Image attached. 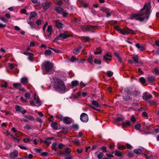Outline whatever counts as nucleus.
<instances>
[{
    "label": "nucleus",
    "mask_w": 159,
    "mask_h": 159,
    "mask_svg": "<svg viewBox=\"0 0 159 159\" xmlns=\"http://www.w3.org/2000/svg\"><path fill=\"white\" fill-rule=\"evenodd\" d=\"M151 7L150 3H145L139 14H132L130 16V18L132 19L135 18L136 20L140 21L145 19H148L150 14Z\"/></svg>",
    "instance_id": "f257e3e1"
},
{
    "label": "nucleus",
    "mask_w": 159,
    "mask_h": 159,
    "mask_svg": "<svg viewBox=\"0 0 159 159\" xmlns=\"http://www.w3.org/2000/svg\"><path fill=\"white\" fill-rule=\"evenodd\" d=\"M54 88L58 91L62 92L65 91L66 90V87L61 80L57 79L55 82Z\"/></svg>",
    "instance_id": "f03ea898"
},
{
    "label": "nucleus",
    "mask_w": 159,
    "mask_h": 159,
    "mask_svg": "<svg viewBox=\"0 0 159 159\" xmlns=\"http://www.w3.org/2000/svg\"><path fill=\"white\" fill-rule=\"evenodd\" d=\"M48 25V22H46L43 28V30L44 32L43 35L47 39H49V38L51 37L52 33L53 31L52 26L51 25H49L48 26L47 28V34H46L45 33V29Z\"/></svg>",
    "instance_id": "7ed1b4c3"
},
{
    "label": "nucleus",
    "mask_w": 159,
    "mask_h": 159,
    "mask_svg": "<svg viewBox=\"0 0 159 159\" xmlns=\"http://www.w3.org/2000/svg\"><path fill=\"white\" fill-rule=\"evenodd\" d=\"M34 99L35 102L33 101H30V104L31 106H39L41 105L40 101L39 98L38 96L35 94H34Z\"/></svg>",
    "instance_id": "20e7f679"
},
{
    "label": "nucleus",
    "mask_w": 159,
    "mask_h": 159,
    "mask_svg": "<svg viewBox=\"0 0 159 159\" xmlns=\"http://www.w3.org/2000/svg\"><path fill=\"white\" fill-rule=\"evenodd\" d=\"M46 70L48 72L52 70L53 68L52 64L49 61H45L43 64Z\"/></svg>",
    "instance_id": "39448f33"
},
{
    "label": "nucleus",
    "mask_w": 159,
    "mask_h": 159,
    "mask_svg": "<svg viewBox=\"0 0 159 159\" xmlns=\"http://www.w3.org/2000/svg\"><path fill=\"white\" fill-rule=\"evenodd\" d=\"M55 9L57 13L60 14H62L63 17H66L68 14V13L65 11L62 8L59 6L56 7Z\"/></svg>",
    "instance_id": "423d86ee"
},
{
    "label": "nucleus",
    "mask_w": 159,
    "mask_h": 159,
    "mask_svg": "<svg viewBox=\"0 0 159 159\" xmlns=\"http://www.w3.org/2000/svg\"><path fill=\"white\" fill-rule=\"evenodd\" d=\"M81 28L84 31H93L96 27L91 25H88L85 26H81Z\"/></svg>",
    "instance_id": "0eeeda50"
},
{
    "label": "nucleus",
    "mask_w": 159,
    "mask_h": 159,
    "mask_svg": "<svg viewBox=\"0 0 159 159\" xmlns=\"http://www.w3.org/2000/svg\"><path fill=\"white\" fill-rule=\"evenodd\" d=\"M100 10L106 13L107 17H108L111 16V11L109 9L104 7H102L100 8Z\"/></svg>",
    "instance_id": "6e6552de"
},
{
    "label": "nucleus",
    "mask_w": 159,
    "mask_h": 159,
    "mask_svg": "<svg viewBox=\"0 0 159 159\" xmlns=\"http://www.w3.org/2000/svg\"><path fill=\"white\" fill-rule=\"evenodd\" d=\"M54 23L55 27L59 29H61L63 27V25L59 20L57 19L55 20Z\"/></svg>",
    "instance_id": "1a4fd4ad"
},
{
    "label": "nucleus",
    "mask_w": 159,
    "mask_h": 159,
    "mask_svg": "<svg viewBox=\"0 0 159 159\" xmlns=\"http://www.w3.org/2000/svg\"><path fill=\"white\" fill-rule=\"evenodd\" d=\"M80 119L81 120L84 122H86L88 120V115L85 113H82L80 115Z\"/></svg>",
    "instance_id": "9d476101"
},
{
    "label": "nucleus",
    "mask_w": 159,
    "mask_h": 159,
    "mask_svg": "<svg viewBox=\"0 0 159 159\" xmlns=\"http://www.w3.org/2000/svg\"><path fill=\"white\" fill-rule=\"evenodd\" d=\"M13 87L16 89H18L21 91H25V89L21 86V85L20 83H16L13 84Z\"/></svg>",
    "instance_id": "9b49d317"
},
{
    "label": "nucleus",
    "mask_w": 159,
    "mask_h": 159,
    "mask_svg": "<svg viewBox=\"0 0 159 159\" xmlns=\"http://www.w3.org/2000/svg\"><path fill=\"white\" fill-rule=\"evenodd\" d=\"M114 28L115 29L117 30L119 33L123 34L125 35L126 33H125V28L123 29H121L119 26L118 25L115 26L114 27Z\"/></svg>",
    "instance_id": "f8f14e48"
},
{
    "label": "nucleus",
    "mask_w": 159,
    "mask_h": 159,
    "mask_svg": "<svg viewBox=\"0 0 159 159\" xmlns=\"http://www.w3.org/2000/svg\"><path fill=\"white\" fill-rule=\"evenodd\" d=\"M92 105L94 106V107L90 106L93 109L96 110H97V108L100 107V106L98 102L96 101H92Z\"/></svg>",
    "instance_id": "ddd939ff"
},
{
    "label": "nucleus",
    "mask_w": 159,
    "mask_h": 159,
    "mask_svg": "<svg viewBox=\"0 0 159 159\" xmlns=\"http://www.w3.org/2000/svg\"><path fill=\"white\" fill-rule=\"evenodd\" d=\"M63 121L64 123L67 124H69L71 123L72 122V119L69 117H65L63 119Z\"/></svg>",
    "instance_id": "4468645a"
},
{
    "label": "nucleus",
    "mask_w": 159,
    "mask_h": 159,
    "mask_svg": "<svg viewBox=\"0 0 159 159\" xmlns=\"http://www.w3.org/2000/svg\"><path fill=\"white\" fill-rule=\"evenodd\" d=\"M152 97L151 94L145 93L143 94V98L145 100H147L151 98Z\"/></svg>",
    "instance_id": "2eb2a0df"
},
{
    "label": "nucleus",
    "mask_w": 159,
    "mask_h": 159,
    "mask_svg": "<svg viewBox=\"0 0 159 159\" xmlns=\"http://www.w3.org/2000/svg\"><path fill=\"white\" fill-rule=\"evenodd\" d=\"M112 56L111 54L107 53L105 55L103 56V59L104 61H110L111 60V57Z\"/></svg>",
    "instance_id": "dca6fc26"
},
{
    "label": "nucleus",
    "mask_w": 159,
    "mask_h": 159,
    "mask_svg": "<svg viewBox=\"0 0 159 159\" xmlns=\"http://www.w3.org/2000/svg\"><path fill=\"white\" fill-rule=\"evenodd\" d=\"M125 33H126L125 34H127L130 33L132 34H136L135 31L129 29L128 28H125Z\"/></svg>",
    "instance_id": "f3484780"
},
{
    "label": "nucleus",
    "mask_w": 159,
    "mask_h": 159,
    "mask_svg": "<svg viewBox=\"0 0 159 159\" xmlns=\"http://www.w3.org/2000/svg\"><path fill=\"white\" fill-rule=\"evenodd\" d=\"M136 47L139 49H140V51H143L145 50V48L143 44H139L138 43H136L135 44Z\"/></svg>",
    "instance_id": "a211bd4d"
},
{
    "label": "nucleus",
    "mask_w": 159,
    "mask_h": 159,
    "mask_svg": "<svg viewBox=\"0 0 159 159\" xmlns=\"http://www.w3.org/2000/svg\"><path fill=\"white\" fill-rule=\"evenodd\" d=\"M115 56L117 58L119 62L122 63L123 62V61L121 57H120L119 54L117 52L114 53Z\"/></svg>",
    "instance_id": "6ab92c4d"
},
{
    "label": "nucleus",
    "mask_w": 159,
    "mask_h": 159,
    "mask_svg": "<svg viewBox=\"0 0 159 159\" xmlns=\"http://www.w3.org/2000/svg\"><path fill=\"white\" fill-rule=\"evenodd\" d=\"M18 152L17 151H14L10 154V156L12 158H15L17 157Z\"/></svg>",
    "instance_id": "aec40b11"
},
{
    "label": "nucleus",
    "mask_w": 159,
    "mask_h": 159,
    "mask_svg": "<svg viewBox=\"0 0 159 159\" xmlns=\"http://www.w3.org/2000/svg\"><path fill=\"white\" fill-rule=\"evenodd\" d=\"M67 32H65L63 33H61L59 35L61 39H64L66 38L67 37L69 36L68 35H67Z\"/></svg>",
    "instance_id": "412c9836"
},
{
    "label": "nucleus",
    "mask_w": 159,
    "mask_h": 159,
    "mask_svg": "<svg viewBox=\"0 0 159 159\" xmlns=\"http://www.w3.org/2000/svg\"><path fill=\"white\" fill-rule=\"evenodd\" d=\"M21 83L25 85L28 82V79L26 77H24L21 79Z\"/></svg>",
    "instance_id": "4be33fe9"
},
{
    "label": "nucleus",
    "mask_w": 159,
    "mask_h": 159,
    "mask_svg": "<svg viewBox=\"0 0 159 159\" xmlns=\"http://www.w3.org/2000/svg\"><path fill=\"white\" fill-rule=\"evenodd\" d=\"M51 4V2H46L43 6L44 9L45 10L47 9Z\"/></svg>",
    "instance_id": "5701e85b"
},
{
    "label": "nucleus",
    "mask_w": 159,
    "mask_h": 159,
    "mask_svg": "<svg viewBox=\"0 0 159 159\" xmlns=\"http://www.w3.org/2000/svg\"><path fill=\"white\" fill-rule=\"evenodd\" d=\"M57 124V122H53L51 124V126L54 129L57 130L58 129Z\"/></svg>",
    "instance_id": "b1692460"
},
{
    "label": "nucleus",
    "mask_w": 159,
    "mask_h": 159,
    "mask_svg": "<svg viewBox=\"0 0 159 159\" xmlns=\"http://www.w3.org/2000/svg\"><path fill=\"white\" fill-rule=\"evenodd\" d=\"M93 58H94V57H93L91 55V56H90L87 60H88V61L90 64H93Z\"/></svg>",
    "instance_id": "393cba45"
},
{
    "label": "nucleus",
    "mask_w": 159,
    "mask_h": 159,
    "mask_svg": "<svg viewBox=\"0 0 159 159\" xmlns=\"http://www.w3.org/2000/svg\"><path fill=\"white\" fill-rule=\"evenodd\" d=\"M87 93L86 92H83L81 93L80 92H79L78 93V96H81L84 97L87 95Z\"/></svg>",
    "instance_id": "a878e982"
},
{
    "label": "nucleus",
    "mask_w": 159,
    "mask_h": 159,
    "mask_svg": "<svg viewBox=\"0 0 159 159\" xmlns=\"http://www.w3.org/2000/svg\"><path fill=\"white\" fill-rule=\"evenodd\" d=\"M80 47L75 48L73 51V53L75 54H78L80 52Z\"/></svg>",
    "instance_id": "bb28decb"
},
{
    "label": "nucleus",
    "mask_w": 159,
    "mask_h": 159,
    "mask_svg": "<svg viewBox=\"0 0 159 159\" xmlns=\"http://www.w3.org/2000/svg\"><path fill=\"white\" fill-rule=\"evenodd\" d=\"M115 154L116 156L119 157H121L122 155V152L120 151L117 150H115Z\"/></svg>",
    "instance_id": "cd10ccee"
},
{
    "label": "nucleus",
    "mask_w": 159,
    "mask_h": 159,
    "mask_svg": "<svg viewBox=\"0 0 159 159\" xmlns=\"http://www.w3.org/2000/svg\"><path fill=\"white\" fill-rule=\"evenodd\" d=\"M10 136L11 138L15 142L18 143L20 141V139H19L15 137L13 135L11 134Z\"/></svg>",
    "instance_id": "c85d7f7f"
},
{
    "label": "nucleus",
    "mask_w": 159,
    "mask_h": 159,
    "mask_svg": "<svg viewBox=\"0 0 159 159\" xmlns=\"http://www.w3.org/2000/svg\"><path fill=\"white\" fill-rule=\"evenodd\" d=\"M134 152L137 154H140L142 152V150L140 149H135L134 150Z\"/></svg>",
    "instance_id": "c756f323"
},
{
    "label": "nucleus",
    "mask_w": 159,
    "mask_h": 159,
    "mask_svg": "<svg viewBox=\"0 0 159 159\" xmlns=\"http://www.w3.org/2000/svg\"><path fill=\"white\" fill-rule=\"evenodd\" d=\"M130 122L129 121H127L125 122H123L122 126L123 127L130 126Z\"/></svg>",
    "instance_id": "7c9ffc66"
},
{
    "label": "nucleus",
    "mask_w": 159,
    "mask_h": 159,
    "mask_svg": "<svg viewBox=\"0 0 159 159\" xmlns=\"http://www.w3.org/2000/svg\"><path fill=\"white\" fill-rule=\"evenodd\" d=\"M28 23L30 25V27L31 29H33L35 28V25L34 23V22H32L31 21H28Z\"/></svg>",
    "instance_id": "2f4dec72"
},
{
    "label": "nucleus",
    "mask_w": 159,
    "mask_h": 159,
    "mask_svg": "<svg viewBox=\"0 0 159 159\" xmlns=\"http://www.w3.org/2000/svg\"><path fill=\"white\" fill-rule=\"evenodd\" d=\"M102 50L100 48H98L96 51L94 52L95 54L97 55L100 54L102 53Z\"/></svg>",
    "instance_id": "473e14b6"
},
{
    "label": "nucleus",
    "mask_w": 159,
    "mask_h": 159,
    "mask_svg": "<svg viewBox=\"0 0 159 159\" xmlns=\"http://www.w3.org/2000/svg\"><path fill=\"white\" fill-rule=\"evenodd\" d=\"M25 98L27 99H29L31 97V94L29 93H26L25 94Z\"/></svg>",
    "instance_id": "72a5a7b5"
},
{
    "label": "nucleus",
    "mask_w": 159,
    "mask_h": 159,
    "mask_svg": "<svg viewBox=\"0 0 159 159\" xmlns=\"http://www.w3.org/2000/svg\"><path fill=\"white\" fill-rule=\"evenodd\" d=\"M72 142L74 144L78 145L80 144V141L79 140L77 139H75L72 141Z\"/></svg>",
    "instance_id": "f704fd0d"
},
{
    "label": "nucleus",
    "mask_w": 159,
    "mask_h": 159,
    "mask_svg": "<svg viewBox=\"0 0 159 159\" xmlns=\"http://www.w3.org/2000/svg\"><path fill=\"white\" fill-rule=\"evenodd\" d=\"M51 54V51L49 50H46L44 53V54L46 56H49Z\"/></svg>",
    "instance_id": "c9c22d12"
},
{
    "label": "nucleus",
    "mask_w": 159,
    "mask_h": 159,
    "mask_svg": "<svg viewBox=\"0 0 159 159\" xmlns=\"http://www.w3.org/2000/svg\"><path fill=\"white\" fill-rule=\"evenodd\" d=\"M65 152L66 154H69L70 153L71 150L69 148H67L65 149Z\"/></svg>",
    "instance_id": "e433bc0d"
},
{
    "label": "nucleus",
    "mask_w": 159,
    "mask_h": 159,
    "mask_svg": "<svg viewBox=\"0 0 159 159\" xmlns=\"http://www.w3.org/2000/svg\"><path fill=\"white\" fill-rule=\"evenodd\" d=\"M103 156V153L102 152H100L97 156L98 158V159H101Z\"/></svg>",
    "instance_id": "4c0bfd02"
},
{
    "label": "nucleus",
    "mask_w": 159,
    "mask_h": 159,
    "mask_svg": "<svg viewBox=\"0 0 159 159\" xmlns=\"http://www.w3.org/2000/svg\"><path fill=\"white\" fill-rule=\"evenodd\" d=\"M57 143H54L52 145V148L54 150H56Z\"/></svg>",
    "instance_id": "58836bf2"
},
{
    "label": "nucleus",
    "mask_w": 159,
    "mask_h": 159,
    "mask_svg": "<svg viewBox=\"0 0 159 159\" xmlns=\"http://www.w3.org/2000/svg\"><path fill=\"white\" fill-rule=\"evenodd\" d=\"M78 84V82L77 81H73L71 82V84L73 86H77Z\"/></svg>",
    "instance_id": "ea45409f"
},
{
    "label": "nucleus",
    "mask_w": 159,
    "mask_h": 159,
    "mask_svg": "<svg viewBox=\"0 0 159 159\" xmlns=\"http://www.w3.org/2000/svg\"><path fill=\"white\" fill-rule=\"evenodd\" d=\"M141 126V125L139 123H138L137 124L135 125V128L136 129H139V128Z\"/></svg>",
    "instance_id": "a19ab883"
},
{
    "label": "nucleus",
    "mask_w": 159,
    "mask_h": 159,
    "mask_svg": "<svg viewBox=\"0 0 159 159\" xmlns=\"http://www.w3.org/2000/svg\"><path fill=\"white\" fill-rule=\"evenodd\" d=\"M83 38L84 39L86 42L89 41L90 39V38L88 36H84Z\"/></svg>",
    "instance_id": "79ce46f5"
},
{
    "label": "nucleus",
    "mask_w": 159,
    "mask_h": 159,
    "mask_svg": "<svg viewBox=\"0 0 159 159\" xmlns=\"http://www.w3.org/2000/svg\"><path fill=\"white\" fill-rule=\"evenodd\" d=\"M117 148L118 149L120 150H123L126 148L125 146H124L123 145H121L117 146Z\"/></svg>",
    "instance_id": "37998d69"
},
{
    "label": "nucleus",
    "mask_w": 159,
    "mask_h": 159,
    "mask_svg": "<svg viewBox=\"0 0 159 159\" xmlns=\"http://www.w3.org/2000/svg\"><path fill=\"white\" fill-rule=\"evenodd\" d=\"M133 59L134 61L136 62V63H138V58L137 56H134L133 57Z\"/></svg>",
    "instance_id": "c03bdc74"
},
{
    "label": "nucleus",
    "mask_w": 159,
    "mask_h": 159,
    "mask_svg": "<svg viewBox=\"0 0 159 159\" xmlns=\"http://www.w3.org/2000/svg\"><path fill=\"white\" fill-rule=\"evenodd\" d=\"M15 109L16 111H20L21 110H22V108L19 106H16L15 107Z\"/></svg>",
    "instance_id": "a18cd8bd"
},
{
    "label": "nucleus",
    "mask_w": 159,
    "mask_h": 159,
    "mask_svg": "<svg viewBox=\"0 0 159 159\" xmlns=\"http://www.w3.org/2000/svg\"><path fill=\"white\" fill-rule=\"evenodd\" d=\"M94 62L95 63L98 64H101V61L100 60H98L97 59H94Z\"/></svg>",
    "instance_id": "49530a36"
},
{
    "label": "nucleus",
    "mask_w": 159,
    "mask_h": 159,
    "mask_svg": "<svg viewBox=\"0 0 159 159\" xmlns=\"http://www.w3.org/2000/svg\"><path fill=\"white\" fill-rule=\"evenodd\" d=\"M51 143V142L49 141V140H48L47 138L44 141V143L48 145H49Z\"/></svg>",
    "instance_id": "de8ad7c7"
},
{
    "label": "nucleus",
    "mask_w": 159,
    "mask_h": 159,
    "mask_svg": "<svg viewBox=\"0 0 159 159\" xmlns=\"http://www.w3.org/2000/svg\"><path fill=\"white\" fill-rule=\"evenodd\" d=\"M139 81L141 83H144L145 82V79L143 77H141L139 79Z\"/></svg>",
    "instance_id": "09e8293b"
},
{
    "label": "nucleus",
    "mask_w": 159,
    "mask_h": 159,
    "mask_svg": "<svg viewBox=\"0 0 159 159\" xmlns=\"http://www.w3.org/2000/svg\"><path fill=\"white\" fill-rule=\"evenodd\" d=\"M30 15L31 16H32V17H35L37 16L36 13L34 12H32L30 13Z\"/></svg>",
    "instance_id": "8fccbe9b"
},
{
    "label": "nucleus",
    "mask_w": 159,
    "mask_h": 159,
    "mask_svg": "<svg viewBox=\"0 0 159 159\" xmlns=\"http://www.w3.org/2000/svg\"><path fill=\"white\" fill-rule=\"evenodd\" d=\"M26 118L32 121L34 120V117H33L31 116H28L26 117Z\"/></svg>",
    "instance_id": "3c124183"
},
{
    "label": "nucleus",
    "mask_w": 159,
    "mask_h": 159,
    "mask_svg": "<svg viewBox=\"0 0 159 159\" xmlns=\"http://www.w3.org/2000/svg\"><path fill=\"white\" fill-rule=\"evenodd\" d=\"M100 149L103 150V152H107L106 148L105 146H102L100 148Z\"/></svg>",
    "instance_id": "603ef678"
},
{
    "label": "nucleus",
    "mask_w": 159,
    "mask_h": 159,
    "mask_svg": "<svg viewBox=\"0 0 159 159\" xmlns=\"http://www.w3.org/2000/svg\"><path fill=\"white\" fill-rule=\"evenodd\" d=\"M18 147L21 149H23V150H27V148L21 145H18Z\"/></svg>",
    "instance_id": "864d4df0"
},
{
    "label": "nucleus",
    "mask_w": 159,
    "mask_h": 159,
    "mask_svg": "<svg viewBox=\"0 0 159 159\" xmlns=\"http://www.w3.org/2000/svg\"><path fill=\"white\" fill-rule=\"evenodd\" d=\"M42 21L40 19H39L36 21V23L39 25H40Z\"/></svg>",
    "instance_id": "5fc2aeb1"
},
{
    "label": "nucleus",
    "mask_w": 159,
    "mask_h": 159,
    "mask_svg": "<svg viewBox=\"0 0 159 159\" xmlns=\"http://www.w3.org/2000/svg\"><path fill=\"white\" fill-rule=\"evenodd\" d=\"M113 73L111 71H108L107 72V75L108 76L110 77L112 75Z\"/></svg>",
    "instance_id": "6e6d98bb"
},
{
    "label": "nucleus",
    "mask_w": 159,
    "mask_h": 159,
    "mask_svg": "<svg viewBox=\"0 0 159 159\" xmlns=\"http://www.w3.org/2000/svg\"><path fill=\"white\" fill-rule=\"evenodd\" d=\"M20 100L22 102L24 103H25L27 102V100L24 98L23 97H21L20 98Z\"/></svg>",
    "instance_id": "4d7b16f0"
},
{
    "label": "nucleus",
    "mask_w": 159,
    "mask_h": 159,
    "mask_svg": "<svg viewBox=\"0 0 159 159\" xmlns=\"http://www.w3.org/2000/svg\"><path fill=\"white\" fill-rule=\"evenodd\" d=\"M52 50L54 51L55 52L57 53H61L62 52L61 50H59L58 49H54L53 48V49H52Z\"/></svg>",
    "instance_id": "13d9d810"
},
{
    "label": "nucleus",
    "mask_w": 159,
    "mask_h": 159,
    "mask_svg": "<svg viewBox=\"0 0 159 159\" xmlns=\"http://www.w3.org/2000/svg\"><path fill=\"white\" fill-rule=\"evenodd\" d=\"M0 19L3 22L5 23L7 22V20L4 17H0Z\"/></svg>",
    "instance_id": "bf43d9fd"
},
{
    "label": "nucleus",
    "mask_w": 159,
    "mask_h": 159,
    "mask_svg": "<svg viewBox=\"0 0 159 159\" xmlns=\"http://www.w3.org/2000/svg\"><path fill=\"white\" fill-rule=\"evenodd\" d=\"M21 11L22 13H23L24 14H25L27 15H28V14L27 13H26V10L25 9H23L21 10Z\"/></svg>",
    "instance_id": "052dcab7"
},
{
    "label": "nucleus",
    "mask_w": 159,
    "mask_h": 159,
    "mask_svg": "<svg viewBox=\"0 0 159 159\" xmlns=\"http://www.w3.org/2000/svg\"><path fill=\"white\" fill-rule=\"evenodd\" d=\"M30 139L29 138H24V139H23V141L25 143H28L30 140Z\"/></svg>",
    "instance_id": "680f3d73"
},
{
    "label": "nucleus",
    "mask_w": 159,
    "mask_h": 159,
    "mask_svg": "<svg viewBox=\"0 0 159 159\" xmlns=\"http://www.w3.org/2000/svg\"><path fill=\"white\" fill-rule=\"evenodd\" d=\"M127 156L131 157H132L134 156V154L132 152H129L127 154Z\"/></svg>",
    "instance_id": "e2e57ef3"
},
{
    "label": "nucleus",
    "mask_w": 159,
    "mask_h": 159,
    "mask_svg": "<svg viewBox=\"0 0 159 159\" xmlns=\"http://www.w3.org/2000/svg\"><path fill=\"white\" fill-rule=\"evenodd\" d=\"M154 72L156 74H159V71L158 70L157 68H155L154 69Z\"/></svg>",
    "instance_id": "0e129e2a"
},
{
    "label": "nucleus",
    "mask_w": 159,
    "mask_h": 159,
    "mask_svg": "<svg viewBox=\"0 0 159 159\" xmlns=\"http://www.w3.org/2000/svg\"><path fill=\"white\" fill-rule=\"evenodd\" d=\"M144 156L145 158L146 159H151V158L152 157L151 155V156L148 155L149 156H148V155H147L146 154H144Z\"/></svg>",
    "instance_id": "69168bd1"
},
{
    "label": "nucleus",
    "mask_w": 159,
    "mask_h": 159,
    "mask_svg": "<svg viewBox=\"0 0 159 159\" xmlns=\"http://www.w3.org/2000/svg\"><path fill=\"white\" fill-rule=\"evenodd\" d=\"M123 98L125 101H127L130 99V97L128 96H125Z\"/></svg>",
    "instance_id": "338daca9"
},
{
    "label": "nucleus",
    "mask_w": 159,
    "mask_h": 159,
    "mask_svg": "<svg viewBox=\"0 0 159 159\" xmlns=\"http://www.w3.org/2000/svg\"><path fill=\"white\" fill-rule=\"evenodd\" d=\"M61 39L60 35L59 36L57 37L54 40V42H56L58 40H60Z\"/></svg>",
    "instance_id": "774afa93"
}]
</instances>
